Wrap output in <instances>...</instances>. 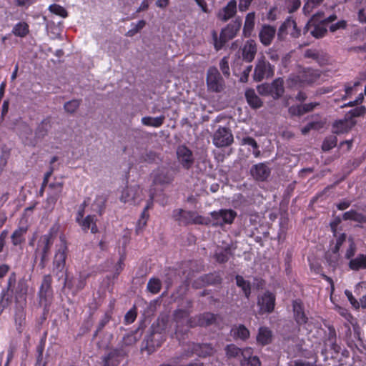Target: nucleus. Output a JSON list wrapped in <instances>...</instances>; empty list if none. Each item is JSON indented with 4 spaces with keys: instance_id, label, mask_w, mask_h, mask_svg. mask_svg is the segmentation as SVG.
<instances>
[{
    "instance_id": "obj_1",
    "label": "nucleus",
    "mask_w": 366,
    "mask_h": 366,
    "mask_svg": "<svg viewBox=\"0 0 366 366\" xmlns=\"http://www.w3.org/2000/svg\"><path fill=\"white\" fill-rule=\"evenodd\" d=\"M27 292L26 281L24 278L17 281L16 273L11 272L8 278L6 288L4 289L1 293L0 314L11 303L13 297L16 305H26Z\"/></svg>"
},
{
    "instance_id": "obj_2",
    "label": "nucleus",
    "mask_w": 366,
    "mask_h": 366,
    "mask_svg": "<svg viewBox=\"0 0 366 366\" xmlns=\"http://www.w3.org/2000/svg\"><path fill=\"white\" fill-rule=\"evenodd\" d=\"M241 26V20L236 19L222 29L219 37H218L216 31H212V36L216 51L221 50L229 40L234 38L240 29Z\"/></svg>"
},
{
    "instance_id": "obj_3",
    "label": "nucleus",
    "mask_w": 366,
    "mask_h": 366,
    "mask_svg": "<svg viewBox=\"0 0 366 366\" xmlns=\"http://www.w3.org/2000/svg\"><path fill=\"white\" fill-rule=\"evenodd\" d=\"M39 304L43 306V313L46 315L50 310L54 297L52 288V277L51 274L43 276L42 281L38 292Z\"/></svg>"
},
{
    "instance_id": "obj_4",
    "label": "nucleus",
    "mask_w": 366,
    "mask_h": 366,
    "mask_svg": "<svg viewBox=\"0 0 366 366\" xmlns=\"http://www.w3.org/2000/svg\"><path fill=\"white\" fill-rule=\"evenodd\" d=\"M60 241L61 242L57 247L52 262V272L59 279H61L63 276L69 253V248L65 238L61 237Z\"/></svg>"
},
{
    "instance_id": "obj_5",
    "label": "nucleus",
    "mask_w": 366,
    "mask_h": 366,
    "mask_svg": "<svg viewBox=\"0 0 366 366\" xmlns=\"http://www.w3.org/2000/svg\"><path fill=\"white\" fill-rule=\"evenodd\" d=\"M53 244L51 233L42 235L38 241L36 248L34 250V262L39 259V267L44 269L49 260V254Z\"/></svg>"
},
{
    "instance_id": "obj_6",
    "label": "nucleus",
    "mask_w": 366,
    "mask_h": 366,
    "mask_svg": "<svg viewBox=\"0 0 366 366\" xmlns=\"http://www.w3.org/2000/svg\"><path fill=\"white\" fill-rule=\"evenodd\" d=\"M302 30L297 26L296 21L291 16H287L278 29L277 36L279 41H285L287 36L292 39H298Z\"/></svg>"
},
{
    "instance_id": "obj_7",
    "label": "nucleus",
    "mask_w": 366,
    "mask_h": 366,
    "mask_svg": "<svg viewBox=\"0 0 366 366\" xmlns=\"http://www.w3.org/2000/svg\"><path fill=\"white\" fill-rule=\"evenodd\" d=\"M172 216L179 224H183L184 226L204 224V218L194 211H187L182 209H177L173 211Z\"/></svg>"
},
{
    "instance_id": "obj_8",
    "label": "nucleus",
    "mask_w": 366,
    "mask_h": 366,
    "mask_svg": "<svg viewBox=\"0 0 366 366\" xmlns=\"http://www.w3.org/2000/svg\"><path fill=\"white\" fill-rule=\"evenodd\" d=\"M293 318L298 327L311 331V323L305 311L302 300L297 299L292 301Z\"/></svg>"
},
{
    "instance_id": "obj_9",
    "label": "nucleus",
    "mask_w": 366,
    "mask_h": 366,
    "mask_svg": "<svg viewBox=\"0 0 366 366\" xmlns=\"http://www.w3.org/2000/svg\"><path fill=\"white\" fill-rule=\"evenodd\" d=\"M283 83L281 78L276 79L271 84L259 86L258 92L262 95L271 96L274 99H278L285 92Z\"/></svg>"
},
{
    "instance_id": "obj_10",
    "label": "nucleus",
    "mask_w": 366,
    "mask_h": 366,
    "mask_svg": "<svg viewBox=\"0 0 366 366\" xmlns=\"http://www.w3.org/2000/svg\"><path fill=\"white\" fill-rule=\"evenodd\" d=\"M193 301L187 300L185 308H177L173 312V319L176 322L175 335L179 338L180 332H182L181 327L183 325L184 321L187 319L192 312Z\"/></svg>"
},
{
    "instance_id": "obj_11",
    "label": "nucleus",
    "mask_w": 366,
    "mask_h": 366,
    "mask_svg": "<svg viewBox=\"0 0 366 366\" xmlns=\"http://www.w3.org/2000/svg\"><path fill=\"white\" fill-rule=\"evenodd\" d=\"M207 85L209 91L220 92L224 86V81L218 69L209 67L207 74Z\"/></svg>"
},
{
    "instance_id": "obj_12",
    "label": "nucleus",
    "mask_w": 366,
    "mask_h": 366,
    "mask_svg": "<svg viewBox=\"0 0 366 366\" xmlns=\"http://www.w3.org/2000/svg\"><path fill=\"white\" fill-rule=\"evenodd\" d=\"M274 66L264 58L258 59L255 66L253 78L255 81H261L264 78H270L274 75Z\"/></svg>"
},
{
    "instance_id": "obj_13",
    "label": "nucleus",
    "mask_w": 366,
    "mask_h": 366,
    "mask_svg": "<svg viewBox=\"0 0 366 366\" xmlns=\"http://www.w3.org/2000/svg\"><path fill=\"white\" fill-rule=\"evenodd\" d=\"M212 141L219 148L231 145L234 141L232 131L227 127H219L214 133Z\"/></svg>"
},
{
    "instance_id": "obj_14",
    "label": "nucleus",
    "mask_w": 366,
    "mask_h": 366,
    "mask_svg": "<svg viewBox=\"0 0 366 366\" xmlns=\"http://www.w3.org/2000/svg\"><path fill=\"white\" fill-rule=\"evenodd\" d=\"M276 296L270 291H266L257 297V305L259 308V313H272L275 307Z\"/></svg>"
},
{
    "instance_id": "obj_15",
    "label": "nucleus",
    "mask_w": 366,
    "mask_h": 366,
    "mask_svg": "<svg viewBox=\"0 0 366 366\" xmlns=\"http://www.w3.org/2000/svg\"><path fill=\"white\" fill-rule=\"evenodd\" d=\"M222 282V277L219 272L214 271L203 274L194 280L192 284L194 289H200L207 285H219Z\"/></svg>"
},
{
    "instance_id": "obj_16",
    "label": "nucleus",
    "mask_w": 366,
    "mask_h": 366,
    "mask_svg": "<svg viewBox=\"0 0 366 366\" xmlns=\"http://www.w3.org/2000/svg\"><path fill=\"white\" fill-rule=\"evenodd\" d=\"M177 159L181 166L187 170L190 169L194 163L192 151L186 145H179L176 151Z\"/></svg>"
},
{
    "instance_id": "obj_17",
    "label": "nucleus",
    "mask_w": 366,
    "mask_h": 366,
    "mask_svg": "<svg viewBox=\"0 0 366 366\" xmlns=\"http://www.w3.org/2000/svg\"><path fill=\"white\" fill-rule=\"evenodd\" d=\"M142 189L139 185L127 186L122 192L120 201L124 203L139 204L142 199Z\"/></svg>"
},
{
    "instance_id": "obj_18",
    "label": "nucleus",
    "mask_w": 366,
    "mask_h": 366,
    "mask_svg": "<svg viewBox=\"0 0 366 366\" xmlns=\"http://www.w3.org/2000/svg\"><path fill=\"white\" fill-rule=\"evenodd\" d=\"M210 215L215 224L223 226L224 224H231L237 217V212L231 209H221L219 211H214Z\"/></svg>"
},
{
    "instance_id": "obj_19",
    "label": "nucleus",
    "mask_w": 366,
    "mask_h": 366,
    "mask_svg": "<svg viewBox=\"0 0 366 366\" xmlns=\"http://www.w3.org/2000/svg\"><path fill=\"white\" fill-rule=\"evenodd\" d=\"M63 187V181H55L49 184V192L46 197V204L49 207H54L61 195Z\"/></svg>"
},
{
    "instance_id": "obj_20",
    "label": "nucleus",
    "mask_w": 366,
    "mask_h": 366,
    "mask_svg": "<svg viewBox=\"0 0 366 366\" xmlns=\"http://www.w3.org/2000/svg\"><path fill=\"white\" fill-rule=\"evenodd\" d=\"M126 355L122 346L111 349L103 358L104 366H118Z\"/></svg>"
},
{
    "instance_id": "obj_21",
    "label": "nucleus",
    "mask_w": 366,
    "mask_h": 366,
    "mask_svg": "<svg viewBox=\"0 0 366 366\" xmlns=\"http://www.w3.org/2000/svg\"><path fill=\"white\" fill-rule=\"evenodd\" d=\"M315 16H313L305 24V27L302 29V34L304 35H306L308 32L310 33L311 36L315 37V39H320L324 37L327 30V29L321 25V24H316L315 23Z\"/></svg>"
},
{
    "instance_id": "obj_22",
    "label": "nucleus",
    "mask_w": 366,
    "mask_h": 366,
    "mask_svg": "<svg viewBox=\"0 0 366 366\" xmlns=\"http://www.w3.org/2000/svg\"><path fill=\"white\" fill-rule=\"evenodd\" d=\"M165 340L166 336L164 334L160 332L153 331L145 340V349L149 353H152L154 352L157 348L160 347Z\"/></svg>"
},
{
    "instance_id": "obj_23",
    "label": "nucleus",
    "mask_w": 366,
    "mask_h": 366,
    "mask_svg": "<svg viewBox=\"0 0 366 366\" xmlns=\"http://www.w3.org/2000/svg\"><path fill=\"white\" fill-rule=\"evenodd\" d=\"M76 222L81 227V230L84 233H87L89 231L92 234H97L99 232L97 227V218L95 214H88L86 217L79 218Z\"/></svg>"
},
{
    "instance_id": "obj_24",
    "label": "nucleus",
    "mask_w": 366,
    "mask_h": 366,
    "mask_svg": "<svg viewBox=\"0 0 366 366\" xmlns=\"http://www.w3.org/2000/svg\"><path fill=\"white\" fill-rule=\"evenodd\" d=\"M89 277V274L80 273L77 278L69 280L66 274L64 284L69 289L72 290L73 294L76 295L85 287L86 280Z\"/></svg>"
},
{
    "instance_id": "obj_25",
    "label": "nucleus",
    "mask_w": 366,
    "mask_h": 366,
    "mask_svg": "<svg viewBox=\"0 0 366 366\" xmlns=\"http://www.w3.org/2000/svg\"><path fill=\"white\" fill-rule=\"evenodd\" d=\"M26 305H16L14 321L16 330L19 335H21L26 325L25 310Z\"/></svg>"
},
{
    "instance_id": "obj_26",
    "label": "nucleus",
    "mask_w": 366,
    "mask_h": 366,
    "mask_svg": "<svg viewBox=\"0 0 366 366\" xmlns=\"http://www.w3.org/2000/svg\"><path fill=\"white\" fill-rule=\"evenodd\" d=\"M191 355L195 354L200 357H207L211 356L214 352V348L210 343H194L191 345Z\"/></svg>"
},
{
    "instance_id": "obj_27",
    "label": "nucleus",
    "mask_w": 366,
    "mask_h": 366,
    "mask_svg": "<svg viewBox=\"0 0 366 366\" xmlns=\"http://www.w3.org/2000/svg\"><path fill=\"white\" fill-rule=\"evenodd\" d=\"M276 33L277 32L274 26L269 24L262 25L259 32V38L260 42L264 46H269L272 44Z\"/></svg>"
},
{
    "instance_id": "obj_28",
    "label": "nucleus",
    "mask_w": 366,
    "mask_h": 366,
    "mask_svg": "<svg viewBox=\"0 0 366 366\" xmlns=\"http://www.w3.org/2000/svg\"><path fill=\"white\" fill-rule=\"evenodd\" d=\"M320 77L318 70L310 68L304 69L302 72L297 76L300 83L305 84H312L316 82Z\"/></svg>"
},
{
    "instance_id": "obj_29",
    "label": "nucleus",
    "mask_w": 366,
    "mask_h": 366,
    "mask_svg": "<svg viewBox=\"0 0 366 366\" xmlns=\"http://www.w3.org/2000/svg\"><path fill=\"white\" fill-rule=\"evenodd\" d=\"M355 124V121L350 120L345 116L344 119L337 120L332 124V132L337 134L347 133Z\"/></svg>"
},
{
    "instance_id": "obj_30",
    "label": "nucleus",
    "mask_w": 366,
    "mask_h": 366,
    "mask_svg": "<svg viewBox=\"0 0 366 366\" xmlns=\"http://www.w3.org/2000/svg\"><path fill=\"white\" fill-rule=\"evenodd\" d=\"M257 44L254 40H247L242 49V59L246 62H252L257 54Z\"/></svg>"
},
{
    "instance_id": "obj_31",
    "label": "nucleus",
    "mask_w": 366,
    "mask_h": 366,
    "mask_svg": "<svg viewBox=\"0 0 366 366\" xmlns=\"http://www.w3.org/2000/svg\"><path fill=\"white\" fill-rule=\"evenodd\" d=\"M251 173L255 179L262 182L269 177L271 170L264 163H259L252 167Z\"/></svg>"
},
{
    "instance_id": "obj_32",
    "label": "nucleus",
    "mask_w": 366,
    "mask_h": 366,
    "mask_svg": "<svg viewBox=\"0 0 366 366\" xmlns=\"http://www.w3.org/2000/svg\"><path fill=\"white\" fill-rule=\"evenodd\" d=\"M237 13V2L235 0L229 1L227 4L219 11L218 18L219 19L227 21L232 17H233Z\"/></svg>"
},
{
    "instance_id": "obj_33",
    "label": "nucleus",
    "mask_w": 366,
    "mask_h": 366,
    "mask_svg": "<svg viewBox=\"0 0 366 366\" xmlns=\"http://www.w3.org/2000/svg\"><path fill=\"white\" fill-rule=\"evenodd\" d=\"M241 366H261V362L258 357L252 355L251 348L244 349L242 357L240 360Z\"/></svg>"
},
{
    "instance_id": "obj_34",
    "label": "nucleus",
    "mask_w": 366,
    "mask_h": 366,
    "mask_svg": "<svg viewBox=\"0 0 366 366\" xmlns=\"http://www.w3.org/2000/svg\"><path fill=\"white\" fill-rule=\"evenodd\" d=\"M232 256V248L230 245L224 247H218L214 254V259L219 264L226 263L229 257Z\"/></svg>"
},
{
    "instance_id": "obj_35",
    "label": "nucleus",
    "mask_w": 366,
    "mask_h": 366,
    "mask_svg": "<svg viewBox=\"0 0 366 366\" xmlns=\"http://www.w3.org/2000/svg\"><path fill=\"white\" fill-rule=\"evenodd\" d=\"M174 179L172 174L167 169H159L154 177V182L159 184L171 183Z\"/></svg>"
},
{
    "instance_id": "obj_36",
    "label": "nucleus",
    "mask_w": 366,
    "mask_h": 366,
    "mask_svg": "<svg viewBox=\"0 0 366 366\" xmlns=\"http://www.w3.org/2000/svg\"><path fill=\"white\" fill-rule=\"evenodd\" d=\"M51 128V118L50 117H47L37 125L35 130V137L37 139H43L48 134Z\"/></svg>"
},
{
    "instance_id": "obj_37",
    "label": "nucleus",
    "mask_w": 366,
    "mask_h": 366,
    "mask_svg": "<svg viewBox=\"0 0 366 366\" xmlns=\"http://www.w3.org/2000/svg\"><path fill=\"white\" fill-rule=\"evenodd\" d=\"M107 202V196L105 194L97 195L92 204V210L99 216H102L105 212Z\"/></svg>"
},
{
    "instance_id": "obj_38",
    "label": "nucleus",
    "mask_w": 366,
    "mask_h": 366,
    "mask_svg": "<svg viewBox=\"0 0 366 366\" xmlns=\"http://www.w3.org/2000/svg\"><path fill=\"white\" fill-rule=\"evenodd\" d=\"M256 340L257 344L262 346L269 345L272 340V332L267 327H260Z\"/></svg>"
},
{
    "instance_id": "obj_39",
    "label": "nucleus",
    "mask_w": 366,
    "mask_h": 366,
    "mask_svg": "<svg viewBox=\"0 0 366 366\" xmlns=\"http://www.w3.org/2000/svg\"><path fill=\"white\" fill-rule=\"evenodd\" d=\"M28 231L27 226H21L16 228L11 235V243L14 246H19L24 243L25 235Z\"/></svg>"
},
{
    "instance_id": "obj_40",
    "label": "nucleus",
    "mask_w": 366,
    "mask_h": 366,
    "mask_svg": "<svg viewBox=\"0 0 366 366\" xmlns=\"http://www.w3.org/2000/svg\"><path fill=\"white\" fill-rule=\"evenodd\" d=\"M351 270L359 271L366 269V254H359L355 258H352L348 263Z\"/></svg>"
},
{
    "instance_id": "obj_41",
    "label": "nucleus",
    "mask_w": 366,
    "mask_h": 366,
    "mask_svg": "<svg viewBox=\"0 0 366 366\" xmlns=\"http://www.w3.org/2000/svg\"><path fill=\"white\" fill-rule=\"evenodd\" d=\"M255 25V13L249 12L245 17L244 24L243 26V35L244 37H249L254 30Z\"/></svg>"
},
{
    "instance_id": "obj_42",
    "label": "nucleus",
    "mask_w": 366,
    "mask_h": 366,
    "mask_svg": "<svg viewBox=\"0 0 366 366\" xmlns=\"http://www.w3.org/2000/svg\"><path fill=\"white\" fill-rule=\"evenodd\" d=\"M245 98L248 104L253 109H258L262 106V101L256 94L253 89H248L246 90Z\"/></svg>"
},
{
    "instance_id": "obj_43",
    "label": "nucleus",
    "mask_w": 366,
    "mask_h": 366,
    "mask_svg": "<svg viewBox=\"0 0 366 366\" xmlns=\"http://www.w3.org/2000/svg\"><path fill=\"white\" fill-rule=\"evenodd\" d=\"M336 331L333 327H330L328 328V335L325 341V344L327 347H329L330 350L335 352H339L340 347L336 343Z\"/></svg>"
},
{
    "instance_id": "obj_44",
    "label": "nucleus",
    "mask_w": 366,
    "mask_h": 366,
    "mask_svg": "<svg viewBox=\"0 0 366 366\" xmlns=\"http://www.w3.org/2000/svg\"><path fill=\"white\" fill-rule=\"evenodd\" d=\"M235 281L237 286L242 290L244 297L247 299H249L252 292V287L250 282L248 280H245L244 278L239 274H237L235 276Z\"/></svg>"
},
{
    "instance_id": "obj_45",
    "label": "nucleus",
    "mask_w": 366,
    "mask_h": 366,
    "mask_svg": "<svg viewBox=\"0 0 366 366\" xmlns=\"http://www.w3.org/2000/svg\"><path fill=\"white\" fill-rule=\"evenodd\" d=\"M217 315L209 312L198 315L199 326L207 327L213 325L217 320Z\"/></svg>"
},
{
    "instance_id": "obj_46",
    "label": "nucleus",
    "mask_w": 366,
    "mask_h": 366,
    "mask_svg": "<svg viewBox=\"0 0 366 366\" xmlns=\"http://www.w3.org/2000/svg\"><path fill=\"white\" fill-rule=\"evenodd\" d=\"M164 115H160L157 117H144L142 118V123L145 126L157 128L164 124Z\"/></svg>"
},
{
    "instance_id": "obj_47",
    "label": "nucleus",
    "mask_w": 366,
    "mask_h": 366,
    "mask_svg": "<svg viewBox=\"0 0 366 366\" xmlns=\"http://www.w3.org/2000/svg\"><path fill=\"white\" fill-rule=\"evenodd\" d=\"M29 32V26L26 22L20 21L15 24L12 33L19 37H25Z\"/></svg>"
},
{
    "instance_id": "obj_48",
    "label": "nucleus",
    "mask_w": 366,
    "mask_h": 366,
    "mask_svg": "<svg viewBox=\"0 0 366 366\" xmlns=\"http://www.w3.org/2000/svg\"><path fill=\"white\" fill-rule=\"evenodd\" d=\"M232 331L234 337L242 340H246L249 337V331L244 325H238L237 327L233 328Z\"/></svg>"
},
{
    "instance_id": "obj_49",
    "label": "nucleus",
    "mask_w": 366,
    "mask_h": 366,
    "mask_svg": "<svg viewBox=\"0 0 366 366\" xmlns=\"http://www.w3.org/2000/svg\"><path fill=\"white\" fill-rule=\"evenodd\" d=\"M242 351L234 344L227 345L225 347L226 355L228 358H234L237 357H242Z\"/></svg>"
},
{
    "instance_id": "obj_50",
    "label": "nucleus",
    "mask_w": 366,
    "mask_h": 366,
    "mask_svg": "<svg viewBox=\"0 0 366 366\" xmlns=\"http://www.w3.org/2000/svg\"><path fill=\"white\" fill-rule=\"evenodd\" d=\"M147 288L149 292L157 294L162 289V282L158 278H151L147 283Z\"/></svg>"
},
{
    "instance_id": "obj_51",
    "label": "nucleus",
    "mask_w": 366,
    "mask_h": 366,
    "mask_svg": "<svg viewBox=\"0 0 366 366\" xmlns=\"http://www.w3.org/2000/svg\"><path fill=\"white\" fill-rule=\"evenodd\" d=\"M366 113V108L364 106L357 107L351 110H350L345 116L352 121H355L354 118L362 117Z\"/></svg>"
},
{
    "instance_id": "obj_52",
    "label": "nucleus",
    "mask_w": 366,
    "mask_h": 366,
    "mask_svg": "<svg viewBox=\"0 0 366 366\" xmlns=\"http://www.w3.org/2000/svg\"><path fill=\"white\" fill-rule=\"evenodd\" d=\"M49 10L52 13L57 16H59L62 18H66L68 16V12L64 7L59 4H53L49 6Z\"/></svg>"
},
{
    "instance_id": "obj_53",
    "label": "nucleus",
    "mask_w": 366,
    "mask_h": 366,
    "mask_svg": "<svg viewBox=\"0 0 366 366\" xmlns=\"http://www.w3.org/2000/svg\"><path fill=\"white\" fill-rule=\"evenodd\" d=\"M337 139L335 136L325 138L322 145V149L325 152L330 151L337 146Z\"/></svg>"
},
{
    "instance_id": "obj_54",
    "label": "nucleus",
    "mask_w": 366,
    "mask_h": 366,
    "mask_svg": "<svg viewBox=\"0 0 366 366\" xmlns=\"http://www.w3.org/2000/svg\"><path fill=\"white\" fill-rule=\"evenodd\" d=\"M322 125L323 124L320 121L310 122L301 129V132L302 134L305 135L312 129L317 130L322 128Z\"/></svg>"
},
{
    "instance_id": "obj_55",
    "label": "nucleus",
    "mask_w": 366,
    "mask_h": 366,
    "mask_svg": "<svg viewBox=\"0 0 366 366\" xmlns=\"http://www.w3.org/2000/svg\"><path fill=\"white\" fill-rule=\"evenodd\" d=\"M112 319V315L109 312H106L102 318L99 322V324L97 327V330L94 334V337H97L98 333L101 332L104 327Z\"/></svg>"
},
{
    "instance_id": "obj_56",
    "label": "nucleus",
    "mask_w": 366,
    "mask_h": 366,
    "mask_svg": "<svg viewBox=\"0 0 366 366\" xmlns=\"http://www.w3.org/2000/svg\"><path fill=\"white\" fill-rule=\"evenodd\" d=\"M186 326L187 329L184 330H182V332H180L181 335H185L188 332L189 328H194L199 326L198 315L189 317L186 320Z\"/></svg>"
},
{
    "instance_id": "obj_57",
    "label": "nucleus",
    "mask_w": 366,
    "mask_h": 366,
    "mask_svg": "<svg viewBox=\"0 0 366 366\" xmlns=\"http://www.w3.org/2000/svg\"><path fill=\"white\" fill-rule=\"evenodd\" d=\"M242 144L244 145L251 146L254 149L257 150V152H254L255 157H258L259 154V151L258 150V144L256 140L251 137H244L242 140Z\"/></svg>"
},
{
    "instance_id": "obj_58",
    "label": "nucleus",
    "mask_w": 366,
    "mask_h": 366,
    "mask_svg": "<svg viewBox=\"0 0 366 366\" xmlns=\"http://www.w3.org/2000/svg\"><path fill=\"white\" fill-rule=\"evenodd\" d=\"M137 316V309L135 307L130 309L124 315V322L125 325L133 323Z\"/></svg>"
},
{
    "instance_id": "obj_59",
    "label": "nucleus",
    "mask_w": 366,
    "mask_h": 366,
    "mask_svg": "<svg viewBox=\"0 0 366 366\" xmlns=\"http://www.w3.org/2000/svg\"><path fill=\"white\" fill-rule=\"evenodd\" d=\"M79 100L73 99L66 102L64 105V108L66 112L72 114L79 108Z\"/></svg>"
},
{
    "instance_id": "obj_60",
    "label": "nucleus",
    "mask_w": 366,
    "mask_h": 366,
    "mask_svg": "<svg viewBox=\"0 0 366 366\" xmlns=\"http://www.w3.org/2000/svg\"><path fill=\"white\" fill-rule=\"evenodd\" d=\"M349 242H350V244H349L348 248L346 250L345 257V259L350 260L355 256L357 247H356V244L352 237L349 238Z\"/></svg>"
},
{
    "instance_id": "obj_61",
    "label": "nucleus",
    "mask_w": 366,
    "mask_h": 366,
    "mask_svg": "<svg viewBox=\"0 0 366 366\" xmlns=\"http://www.w3.org/2000/svg\"><path fill=\"white\" fill-rule=\"evenodd\" d=\"M146 25V21L144 20H139L134 26L128 31L127 36H132L137 32H139L141 29H142Z\"/></svg>"
},
{
    "instance_id": "obj_62",
    "label": "nucleus",
    "mask_w": 366,
    "mask_h": 366,
    "mask_svg": "<svg viewBox=\"0 0 366 366\" xmlns=\"http://www.w3.org/2000/svg\"><path fill=\"white\" fill-rule=\"evenodd\" d=\"M288 112L291 116L300 117L304 114L302 104L292 105L289 107Z\"/></svg>"
},
{
    "instance_id": "obj_63",
    "label": "nucleus",
    "mask_w": 366,
    "mask_h": 366,
    "mask_svg": "<svg viewBox=\"0 0 366 366\" xmlns=\"http://www.w3.org/2000/svg\"><path fill=\"white\" fill-rule=\"evenodd\" d=\"M17 348H18L17 341H14V340H12L9 343V346L8 352H7V357H8L9 360H13L14 354H15L16 351L17 350Z\"/></svg>"
},
{
    "instance_id": "obj_64",
    "label": "nucleus",
    "mask_w": 366,
    "mask_h": 366,
    "mask_svg": "<svg viewBox=\"0 0 366 366\" xmlns=\"http://www.w3.org/2000/svg\"><path fill=\"white\" fill-rule=\"evenodd\" d=\"M359 85V82L354 83L353 85H351L350 84H347L345 85V94L342 96V99L345 100L348 97H350L353 92V89L355 86Z\"/></svg>"
}]
</instances>
